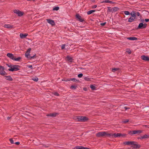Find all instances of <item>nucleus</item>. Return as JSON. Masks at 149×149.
<instances>
[{"instance_id": "nucleus-1", "label": "nucleus", "mask_w": 149, "mask_h": 149, "mask_svg": "<svg viewBox=\"0 0 149 149\" xmlns=\"http://www.w3.org/2000/svg\"><path fill=\"white\" fill-rule=\"evenodd\" d=\"M124 144L125 145L131 146L133 148H138L140 147V146L135 141H126L124 142Z\"/></svg>"}, {"instance_id": "nucleus-2", "label": "nucleus", "mask_w": 149, "mask_h": 149, "mask_svg": "<svg viewBox=\"0 0 149 149\" xmlns=\"http://www.w3.org/2000/svg\"><path fill=\"white\" fill-rule=\"evenodd\" d=\"M87 119V118L84 116H78L76 119L78 121L81 122H84Z\"/></svg>"}, {"instance_id": "nucleus-3", "label": "nucleus", "mask_w": 149, "mask_h": 149, "mask_svg": "<svg viewBox=\"0 0 149 149\" xmlns=\"http://www.w3.org/2000/svg\"><path fill=\"white\" fill-rule=\"evenodd\" d=\"M19 66L18 65H12L10 68L8 69V70L10 71H17L19 70Z\"/></svg>"}, {"instance_id": "nucleus-4", "label": "nucleus", "mask_w": 149, "mask_h": 149, "mask_svg": "<svg viewBox=\"0 0 149 149\" xmlns=\"http://www.w3.org/2000/svg\"><path fill=\"white\" fill-rule=\"evenodd\" d=\"M107 132H100L96 134V135L98 137L106 136Z\"/></svg>"}, {"instance_id": "nucleus-5", "label": "nucleus", "mask_w": 149, "mask_h": 149, "mask_svg": "<svg viewBox=\"0 0 149 149\" xmlns=\"http://www.w3.org/2000/svg\"><path fill=\"white\" fill-rule=\"evenodd\" d=\"M14 13L17 14L18 16L21 17L24 14V12L18 10H15L13 11Z\"/></svg>"}, {"instance_id": "nucleus-6", "label": "nucleus", "mask_w": 149, "mask_h": 149, "mask_svg": "<svg viewBox=\"0 0 149 149\" xmlns=\"http://www.w3.org/2000/svg\"><path fill=\"white\" fill-rule=\"evenodd\" d=\"M5 68L4 67L0 66V74L2 75L6 74V72L4 70Z\"/></svg>"}, {"instance_id": "nucleus-7", "label": "nucleus", "mask_w": 149, "mask_h": 149, "mask_svg": "<svg viewBox=\"0 0 149 149\" xmlns=\"http://www.w3.org/2000/svg\"><path fill=\"white\" fill-rule=\"evenodd\" d=\"M147 24L144 23L143 24V23H140L139 25L138 28L139 29H143L145 28L146 27Z\"/></svg>"}, {"instance_id": "nucleus-8", "label": "nucleus", "mask_w": 149, "mask_h": 149, "mask_svg": "<svg viewBox=\"0 0 149 149\" xmlns=\"http://www.w3.org/2000/svg\"><path fill=\"white\" fill-rule=\"evenodd\" d=\"M25 56L29 59H32L35 56V54L33 55V56H30L29 53L26 52L25 54Z\"/></svg>"}, {"instance_id": "nucleus-9", "label": "nucleus", "mask_w": 149, "mask_h": 149, "mask_svg": "<svg viewBox=\"0 0 149 149\" xmlns=\"http://www.w3.org/2000/svg\"><path fill=\"white\" fill-rule=\"evenodd\" d=\"M47 21L48 23L51 24L52 26L55 25V23L54 21L50 19H47Z\"/></svg>"}, {"instance_id": "nucleus-10", "label": "nucleus", "mask_w": 149, "mask_h": 149, "mask_svg": "<svg viewBox=\"0 0 149 149\" xmlns=\"http://www.w3.org/2000/svg\"><path fill=\"white\" fill-rule=\"evenodd\" d=\"M131 17L135 19L136 17V13L134 11H132L130 13Z\"/></svg>"}, {"instance_id": "nucleus-11", "label": "nucleus", "mask_w": 149, "mask_h": 149, "mask_svg": "<svg viewBox=\"0 0 149 149\" xmlns=\"http://www.w3.org/2000/svg\"><path fill=\"white\" fill-rule=\"evenodd\" d=\"M74 149H89L87 147H84L82 146H77L75 147Z\"/></svg>"}, {"instance_id": "nucleus-12", "label": "nucleus", "mask_w": 149, "mask_h": 149, "mask_svg": "<svg viewBox=\"0 0 149 149\" xmlns=\"http://www.w3.org/2000/svg\"><path fill=\"white\" fill-rule=\"evenodd\" d=\"M114 137H120L122 136L123 137L125 136V134H122L121 133H117L116 134V133L114 134Z\"/></svg>"}, {"instance_id": "nucleus-13", "label": "nucleus", "mask_w": 149, "mask_h": 149, "mask_svg": "<svg viewBox=\"0 0 149 149\" xmlns=\"http://www.w3.org/2000/svg\"><path fill=\"white\" fill-rule=\"evenodd\" d=\"M7 56L8 57L13 60L14 57L13 55V54L10 53H7Z\"/></svg>"}, {"instance_id": "nucleus-14", "label": "nucleus", "mask_w": 149, "mask_h": 149, "mask_svg": "<svg viewBox=\"0 0 149 149\" xmlns=\"http://www.w3.org/2000/svg\"><path fill=\"white\" fill-rule=\"evenodd\" d=\"M28 35V34L27 33L23 34V33H21L20 34L19 36L22 39L25 38Z\"/></svg>"}, {"instance_id": "nucleus-15", "label": "nucleus", "mask_w": 149, "mask_h": 149, "mask_svg": "<svg viewBox=\"0 0 149 149\" xmlns=\"http://www.w3.org/2000/svg\"><path fill=\"white\" fill-rule=\"evenodd\" d=\"M141 58L144 61H149V58L147 56H142L141 57Z\"/></svg>"}, {"instance_id": "nucleus-16", "label": "nucleus", "mask_w": 149, "mask_h": 149, "mask_svg": "<svg viewBox=\"0 0 149 149\" xmlns=\"http://www.w3.org/2000/svg\"><path fill=\"white\" fill-rule=\"evenodd\" d=\"M142 132V131L140 130H134L132 132V134H134L138 133H141Z\"/></svg>"}, {"instance_id": "nucleus-17", "label": "nucleus", "mask_w": 149, "mask_h": 149, "mask_svg": "<svg viewBox=\"0 0 149 149\" xmlns=\"http://www.w3.org/2000/svg\"><path fill=\"white\" fill-rule=\"evenodd\" d=\"M4 27L6 28L12 29L13 28V26L10 24H5Z\"/></svg>"}, {"instance_id": "nucleus-18", "label": "nucleus", "mask_w": 149, "mask_h": 149, "mask_svg": "<svg viewBox=\"0 0 149 149\" xmlns=\"http://www.w3.org/2000/svg\"><path fill=\"white\" fill-rule=\"evenodd\" d=\"M76 17L80 22H82L83 21V20L82 19L81 17L79 14H77L76 15Z\"/></svg>"}, {"instance_id": "nucleus-19", "label": "nucleus", "mask_w": 149, "mask_h": 149, "mask_svg": "<svg viewBox=\"0 0 149 149\" xmlns=\"http://www.w3.org/2000/svg\"><path fill=\"white\" fill-rule=\"evenodd\" d=\"M127 39L130 40H136L137 39V38L135 37H130L127 38Z\"/></svg>"}, {"instance_id": "nucleus-20", "label": "nucleus", "mask_w": 149, "mask_h": 149, "mask_svg": "<svg viewBox=\"0 0 149 149\" xmlns=\"http://www.w3.org/2000/svg\"><path fill=\"white\" fill-rule=\"evenodd\" d=\"M118 9V8H117V7H115L112 8L111 9V11L112 12H115V11H117Z\"/></svg>"}, {"instance_id": "nucleus-21", "label": "nucleus", "mask_w": 149, "mask_h": 149, "mask_svg": "<svg viewBox=\"0 0 149 149\" xmlns=\"http://www.w3.org/2000/svg\"><path fill=\"white\" fill-rule=\"evenodd\" d=\"M6 79L9 81H12L13 80L12 78L10 76H7L6 77Z\"/></svg>"}, {"instance_id": "nucleus-22", "label": "nucleus", "mask_w": 149, "mask_h": 149, "mask_svg": "<svg viewBox=\"0 0 149 149\" xmlns=\"http://www.w3.org/2000/svg\"><path fill=\"white\" fill-rule=\"evenodd\" d=\"M66 58L67 60L70 62H71L72 61V57L69 56H67Z\"/></svg>"}, {"instance_id": "nucleus-23", "label": "nucleus", "mask_w": 149, "mask_h": 149, "mask_svg": "<svg viewBox=\"0 0 149 149\" xmlns=\"http://www.w3.org/2000/svg\"><path fill=\"white\" fill-rule=\"evenodd\" d=\"M149 138V135H148L145 134L143 136L141 137V139H146L148 138Z\"/></svg>"}, {"instance_id": "nucleus-24", "label": "nucleus", "mask_w": 149, "mask_h": 149, "mask_svg": "<svg viewBox=\"0 0 149 149\" xmlns=\"http://www.w3.org/2000/svg\"><path fill=\"white\" fill-rule=\"evenodd\" d=\"M106 136H108L109 137H114V134H107H107L106 135Z\"/></svg>"}, {"instance_id": "nucleus-25", "label": "nucleus", "mask_w": 149, "mask_h": 149, "mask_svg": "<svg viewBox=\"0 0 149 149\" xmlns=\"http://www.w3.org/2000/svg\"><path fill=\"white\" fill-rule=\"evenodd\" d=\"M135 19H134V18H133L131 17L129 19L128 21L129 22H133Z\"/></svg>"}, {"instance_id": "nucleus-26", "label": "nucleus", "mask_w": 149, "mask_h": 149, "mask_svg": "<svg viewBox=\"0 0 149 149\" xmlns=\"http://www.w3.org/2000/svg\"><path fill=\"white\" fill-rule=\"evenodd\" d=\"M95 11V10H91L89 11L88 12H87V14L88 15H90V14H91V13H93V12H94Z\"/></svg>"}, {"instance_id": "nucleus-27", "label": "nucleus", "mask_w": 149, "mask_h": 149, "mask_svg": "<svg viewBox=\"0 0 149 149\" xmlns=\"http://www.w3.org/2000/svg\"><path fill=\"white\" fill-rule=\"evenodd\" d=\"M21 59V57H18L16 58H15L14 57L13 60H14V61H19Z\"/></svg>"}, {"instance_id": "nucleus-28", "label": "nucleus", "mask_w": 149, "mask_h": 149, "mask_svg": "<svg viewBox=\"0 0 149 149\" xmlns=\"http://www.w3.org/2000/svg\"><path fill=\"white\" fill-rule=\"evenodd\" d=\"M32 79L35 81H37L38 80V79L37 77H35L32 78Z\"/></svg>"}, {"instance_id": "nucleus-29", "label": "nucleus", "mask_w": 149, "mask_h": 149, "mask_svg": "<svg viewBox=\"0 0 149 149\" xmlns=\"http://www.w3.org/2000/svg\"><path fill=\"white\" fill-rule=\"evenodd\" d=\"M56 113H51L49 114H48L47 115V116H55L56 115Z\"/></svg>"}, {"instance_id": "nucleus-30", "label": "nucleus", "mask_w": 149, "mask_h": 149, "mask_svg": "<svg viewBox=\"0 0 149 149\" xmlns=\"http://www.w3.org/2000/svg\"><path fill=\"white\" fill-rule=\"evenodd\" d=\"M90 88L93 90H95V86L93 85H90Z\"/></svg>"}, {"instance_id": "nucleus-31", "label": "nucleus", "mask_w": 149, "mask_h": 149, "mask_svg": "<svg viewBox=\"0 0 149 149\" xmlns=\"http://www.w3.org/2000/svg\"><path fill=\"white\" fill-rule=\"evenodd\" d=\"M103 3H112V1H109V0H105L103 1Z\"/></svg>"}, {"instance_id": "nucleus-32", "label": "nucleus", "mask_w": 149, "mask_h": 149, "mask_svg": "<svg viewBox=\"0 0 149 149\" xmlns=\"http://www.w3.org/2000/svg\"><path fill=\"white\" fill-rule=\"evenodd\" d=\"M84 79L85 80L87 81H89L90 80V79L87 77H84Z\"/></svg>"}, {"instance_id": "nucleus-33", "label": "nucleus", "mask_w": 149, "mask_h": 149, "mask_svg": "<svg viewBox=\"0 0 149 149\" xmlns=\"http://www.w3.org/2000/svg\"><path fill=\"white\" fill-rule=\"evenodd\" d=\"M59 9V8L58 7H56L53 8V10H58Z\"/></svg>"}, {"instance_id": "nucleus-34", "label": "nucleus", "mask_w": 149, "mask_h": 149, "mask_svg": "<svg viewBox=\"0 0 149 149\" xmlns=\"http://www.w3.org/2000/svg\"><path fill=\"white\" fill-rule=\"evenodd\" d=\"M124 13L126 15H130V13L128 11H125Z\"/></svg>"}, {"instance_id": "nucleus-35", "label": "nucleus", "mask_w": 149, "mask_h": 149, "mask_svg": "<svg viewBox=\"0 0 149 149\" xmlns=\"http://www.w3.org/2000/svg\"><path fill=\"white\" fill-rule=\"evenodd\" d=\"M129 121V120L127 119L125 120L122 121V123H125L128 122Z\"/></svg>"}, {"instance_id": "nucleus-36", "label": "nucleus", "mask_w": 149, "mask_h": 149, "mask_svg": "<svg viewBox=\"0 0 149 149\" xmlns=\"http://www.w3.org/2000/svg\"><path fill=\"white\" fill-rule=\"evenodd\" d=\"M83 75L82 74L80 73L78 74V77L79 78H81L82 77Z\"/></svg>"}, {"instance_id": "nucleus-37", "label": "nucleus", "mask_w": 149, "mask_h": 149, "mask_svg": "<svg viewBox=\"0 0 149 149\" xmlns=\"http://www.w3.org/2000/svg\"><path fill=\"white\" fill-rule=\"evenodd\" d=\"M66 45L65 44L61 46V49H64L65 48Z\"/></svg>"}, {"instance_id": "nucleus-38", "label": "nucleus", "mask_w": 149, "mask_h": 149, "mask_svg": "<svg viewBox=\"0 0 149 149\" xmlns=\"http://www.w3.org/2000/svg\"><path fill=\"white\" fill-rule=\"evenodd\" d=\"M31 50V48H29L27 49L26 52L29 53L30 52Z\"/></svg>"}, {"instance_id": "nucleus-39", "label": "nucleus", "mask_w": 149, "mask_h": 149, "mask_svg": "<svg viewBox=\"0 0 149 149\" xmlns=\"http://www.w3.org/2000/svg\"><path fill=\"white\" fill-rule=\"evenodd\" d=\"M69 80H71V81H77V80L76 79H75V78H71V79H70L68 80V81H69Z\"/></svg>"}, {"instance_id": "nucleus-40", "label": "nucleus", "mask_w": 149, "mask_h": 149, "mask_svg": "<svg viewBox=\"0 0 149 149\" xmlns=\"http://www.w3.org/2000/svg\"><path fill=\"white\" fill-rule=\"evenodd\" d=\"M70 88L71 89H75L76 88V87L72 85L71 86Z\"/></svg>"}, {"instance_id": "nucleus-41", "label": "nucleus", "mask_w": 149, "mask_h": 149, "mask_svg": "<svg viewBox=\"0 0 149 149\" xmlns=\"http://www.w3.org/2000/svg\"><path fill=\"white\" fill-rule=\"evenodd\" d=\"M10 142L12 144H13L14 143L13 140L12 139H10Z\"/></svg>"}, {"instance_id": "nucleus-42", "label": "nucleus", "mask_w": 149, "mask_h": 149, "mask_svg": "<svg viewBox=\"0 0 149 149\" xmlns=\"http://www.w3.org/2000/svg\"><path fill=\"white\" fill-rule=\"evenodd\" d=\"M118 68H113L112 69V71H113V70H118Z\"/></svg>"}, {"instance_id": "nucleus-43", "label": "nucleus", "mask_w": 149, "mask_h": 149, "mask_svg": "<svg viewBox=\"0 0 149 149\" xmlns=\"http://www.w3.org/2000/svg\"><path fill=\"white\" fill-rule=\"evenodd\" d=\"M126 52H128V53L130 54L131 52V51L130 49H127L126 50Z\"/></svg>"}, {"instance_id": "nucleus-44", "label": "nucleus", "mask_w": 149, "mask_h": 149, "mask_svg": "<svg viewBox=\"0 0 149 149\" xmlns=\"http://www.w3.org/2000/svg\"><path fill=\"white\" fill-rule=\"evenodd\" d=\"M27 67H28V68H30V69H33V67H32V65H28Z\"/></svg>"}, {"instance_id": "nucleus-45", "label": "nucleus", "mask_w": 149, "mask_h": 149, "mask_svg": "<svg viewBox=\"0 0 149 149\" xmlns=\"http://www.w3.org/2000/svg\"><path fill=\"white\" fill-rule=\"evenodd\" d=\"M54 94L55 95H56V96L59 95L58 93L57 92H54Z\"/></svg>"}, {"instance_id": "nucleus-46", "label": "nucleus", "mask_w": 149, "mask_h": 149, "mask_svg": "<svg viewBox=\"0 0 149 149\" xmlns=\"http://www.w3.org/2000/svg\"><path fill=\"white\" fill-rule=\"evenodd\" d=\"M106 23V22H104V23H101L100 24V25L101 26H104L105 25Z\"/></svg>"}, {"instance_id": "nucleus-47", "label": "nucleus", "mask_w": 149, "mask_h": 149, "mask_svg": "<svg viewBox=\"0 0 149 149\" xmlns=\"http://www.w3.org/2000/svg\"><path fill=\"white\" fill-rule=\"evenodd\" d=\"M136 15H137L138 16H139L140 15V13L138 12H137L136 13Z\"/></svg>"}, {"instance_id": "nucleus-48", "label": "nucleus", "mask_w": 149, "mask_h": 149, "mask_svg": "<svg viewBox=\"0 0 149 149\" xmlns=\"http://www.w3.org/2000/svg\"><path fill=\"white\" fill-rule=\"evenodd\" d=\"M20 143L19 142H17L15 143V144L17 145H19Z\"/></svg>"}, {"instance_id": "nucleus-49", "label": "nucleus", "mask_w": 149, "mask_h": 149, "mask_svg": "<svg viewBox=\"0 0 149 149\" xmlns=\"http://www.w3.org/2000/svg\"><path fill=\"white\" fill-rule=\"evenodd\" d=\"M145 20L146 22H148L149 21V19H145Z\"/></svg>"}, {"instance_id": "nucleus-50", "label": "nucleus", "mask_w": 149, "mask_h": 149, "mask_svg": "<svg viewBox=\"0 0 149 149\" xmlns=\"http://www.w3.org/2000/svg\"><path fill=\"white\" fill-rule=\"evenodd\" d=\"M6 65L8 66V67L10 68L11 66H12V65H9L8 64H7Z\"/></svg>"}, {"instance_id": "nucleus-51", "label": "nucleus", "mask_w": 149, "mask_h": 149, "mask_svg": "<svg viewBox=\"0 0 149 149\" xmlns=\"http://www.w3.org/2000/svg\"><path fill=\"white\" fill-rule=\"evenodd\" d=\"M124 108L125 110H127L128 109V108H127V107H125Z\"/></svg>"}, {"instance_id": "nucleus-52", "label": "nucleus", "mask_w": 149, "mask_h": 149, "mask_svg": "<svg viewBox=\"0 0 149 149\" xmlns=\"http://www.w3.org/2000/svg\"><path fill=\"white\" fill-rule=\"evenodd\" d=\"M10 118V117H8L7 118V119L8 120H9Z\"/></svg>"}, {"instance_id": "nucleus-53", "label": "nucleus", "mask_w": 149, "mask_h": 149, "mask_svg": "<svg viewBox=\"0 0 149 149\" xmlns=\"http://www.w3.org/2000/svg\"><path fill=\"white\" fill-rule=\"evenodd\" d=\"M97 7V6L96 5H95L94 6V8H96Z\"/></svg>"}]
</instances>
